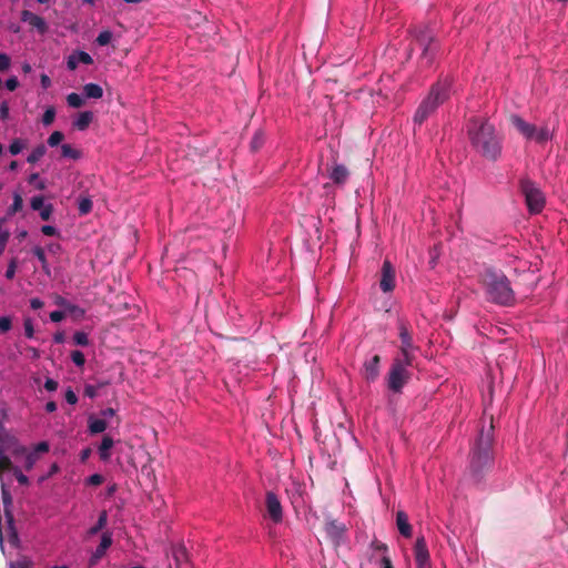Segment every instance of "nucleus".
<instances>
[{"label":"nucleus","instance_id":"nucleus-37","mask_svg":"<svg viewBox=\"0 0 568 568\" xmlns=\"http://www.w3.org/2000/svg\"><path fill=\"white\" fill-rule=\"evenodd\" d=\"M26 148V142L20 139H14L9 145V152L11 155H18Z\"/></svg>","mask_w":568,"mask_h":568},{"label":"nucleus","instance_id":"nucleus-23","mask_svg":"<svg viewBox=\"0 0 568 568\" xmlns=\"http://www.w3.org/2000/svg\"><path fill=\"white\" fill-rule=\"evenodd\" d=\"M112 546V535L111 532H108V530L102 535L101 537V542L99 544V546L97 547V550L98 551V556H100L101 558H103L105 551L108 550L109 547Z\"/></svg>","mask_w":568,"mask_h":568},{"label":"nucleus","instance_id":"nucleus-49","mask_svg":"<svg viewBox=\"0 0 568 568\" xmlns=\"http://www.w3.org/2000/svg\"><path fill=\"white\" fill-rule=\"evenodd\" d=\"M64 398H65V402L71 405L77 404L79 400V397L77 396V394L74 393V390L72 388H68L65 390Z\"/></svg>","mask_w":568,"mask_h":568},{"label":"nucleus","instance_id":"nucleus-42","mask_svg":"<svg viewBox=\"0 0 568 568\" xmlns=\"http://www.w3.org/2000/svg\"><path fill=\"white\" fill-rule=\"evenodd\" d=\"M17 267H18V260L16 257H13L9 262L7 271L4 272V277L8 280H12L17 272Z\"/></svg>","mask_w":568,"mask_h":568},{"label":"nucleus","instance_id":"nucleus-59","mask_svg":"<svg viewBox=\"0 0 568 568\" xmlns=\"http://www.w3.org/2000/svg\"><path fill=\"white\" fill-rule=\"evenodd\" d=\"M103 476L100 474H93L89 477L88 481L92 485H100L103 483Z\"/></svg>","mask_w":568,"mask_h":568},{"label":"nucleus","instance_id":"nucleus-21","mask_svg":"<svg viewBox=\"0 0 568 568\" xmlns=\"http://www.w3.org/2000/svg\"><path fill=\"white\" fill-rule=\"evenodd\" d=\"M113 446V440L111 436H104L103 440L99 446V456L101 459L106 460L111 457V448Z\"/></svg>","mask_w":568,"mask_h":568},{"label":"nucleus","instance_id":"nucleus-64","mask_svg":"<svg viewBox=\"0 0 568 568\" xmlns=\"http://www.w3.org/2000/svg\"><path fill=\"white\" fill-rule=\"evenodd\" d=\"M382 566H383V568H393L392 559L389 557H387V555L383 556Z\"/></svg>","mask_w":568,"mask_h":568},{"label":"nucleus","instance_id":"nucleus-39","mask_svg":"<svg viewBox=\"0 0 568 568\" xmlns=\"http://www.w3.org/2000/svg\"><path fill=\"white\" fill-rule=\"evenodd\" d=\"M73 341L75 344L80 345L81 347H85V345L90 344L89 335L84 332L74 333Z\"/></svg>","mask_w":568,"mask_h":568},{"label":"nucleus","instance_id":"nucleus-58","mask_svg":"<svg viewBox=\"0 0 568 568\" xmlns=\"http://www.w3.org/2000/svg\"><path fill=\"white\" fill-rule=\"evenodd\" d=\"M65 317V313L62 311H53L50 314V320L53 322H60Z\"/></svg>","mask_w":568,"mask_h":568},{"label":"nucleus","instance_id":"nucleus-55","mask_svg":"<svg viewBox=\"0 0 568 568\" xmlns=\"http://www.w3.org/2000/svg\"><path fill=\"white\" fill-rule=\"evenodd\" d=\"M44 387L47 390H57L59 388V383L52 378H48L45 382H44Z\"/></svg>","mask_w":568,"mask_h":568},{"label":"nucleus","instance_id":"nucleus-4","mask_svg":"<svg viewBox=\"0 0 568 568\" xmlns=\"http://www.w3.org/2000/svg\"><path fill=\"white\" fill-rule=\"evenodd\" d=\"M452 94V78H443L437 80L432 85L429 93L417 106L414 123L417 125L424 124L425 120L436 113L438 105L445 103L450 99Z\"/></svg>","mask_w":568,"mask_h":568},{"label":"nucleus","instance_id":"nucleus-20","mask_svg":"<svg viewBox=\"0 0 568 568\" xmlns=\"http://www.w3.org/2000/svg\"><path fill=\"white\" fill-rule=\"evenodd\" d=\"M84 95L87 99H102L103 88L95 83H88L84 85Z\"/></svg>","mask_w":568,"mask_h":568},{"label":"nucleus","instance_id":"nucleus-46","mask_svg":"<svg viewBox=\"0 0 568 568\" xmlns=\"http://www.w3.org/2000/svg\"><path fill=\"white\" fill-rule=\"evenodd\" d=\"M44 197L42 195H36L31 197V209L40 211L43 207Z\"/></svg>","mask_w":568,"mask_h":568},{"label":"nucleus","instance_id":"nucleus-11","mask_svg":"<svg viewBox=\"0 0 568 568\" xmlns=\"http://www.w3.org/2000/svg\"><path fill=\"white\" fill-rule=\"evenodd\" d=\"M265 506L271 520L274 523H280L283 520V508L275 493H266Z\"/></svg>","mask_w":568,"mask_h":568},{"label":"nucleus","instance_id":"nucleus-24","mask_svg":"<svg viewBox=\"0 0 568 568\" xmlns=\"http://www.w3.org/2000/svg\"><path fill=\"white\" fill-rule=\"evenodd\" d=\"M108 427L104 418H90L89 420V429L91 434H101Z\"/></svg>","mask_w":568,"mask_h":568},{"label":"nucleus","instance_id":"nucleus-1","mask_svg":"<svg viewBox=\"0 0 568 568\" xmlns=\"http://www.w3.org/2000/svg\"><path fill=\"white\" fill-rule=\"evenodd\" d=\"M470 144L489 161H497L501 154V142L496 135L495 126L483 118H470L467 124Z\"/></svg>","mask_w":568,"mask_h":568},{"label":"nucleus","instance_id":"nucleus-31","mask_svg":"<svg viewBox=\"0 0 568 568\" xmlns=\"http://www.w3.org/2000/svg\"><path fill=\"white\" fill-rule=\"evenodd\" d=\"M12 460L0 449V476L6 471H12Z\"/></svg>","mask_w":568,"mask_h":568},{"label":"nucleus","instance_id":"nucleus-43","mask_svg":"<svg viewBox=\"0 0 568 568\" xmlns=\"http://www.w3.org/2000/svg\"><path fill=\"white\" fill-rule=\"evenodd\" d=\"M55 119V109L54 108H48L42 116V122L44 125H50L53 123Z\"/></svg>","mask_w":568,"mask_h":568},{"label":"nucleus","instance_id":"nucleus-45","mask_svg":"<svg viewBox=\"0 0 568 568\" xmlns=\"http://www.w3.org/2000/svg\"><path fill=\"white\" fill-rule=\"evenodd\" d=\"M4 220L0 219V245L6 248V244L9 240L10 233L4 229Z\"/></svg>","mask_w":568,"mask_h":568},{"label":"nucleus","instance_id":"nucleus-30","mask_svg":"<svg viewBox=\"0 0 568 568\" xmlns=\"http://www.w3.org/2000/svg\"><path fill=\"white\" fill-rule=\"evenodd\" d=\"M551 139V133L548 129V126H541L539 130L536 126V133H534V136L531 140H536L539 143H544Z\"/></svg>","mask_w":568,"mask_h":568},{"label":"nucleus","instance_id":"nucleus-35","mask_svg":"<svg viewBox=\"0 0 568 568\" xmlns=\"http://www.w3.org/2000/svg\"><path fill=\"white\" fill-rule=\"evenodd\" d=\"M64 140V133L61 131H54L50 134L48 139V145L51 148L59 146V144Z\"/></svg>","mask_w":568,"mask_h":568},{"label":"nucleus","instance_id":"nucleus-5","mask_svg":"<svg viewBox=\"0 0 568 568\" xmlns=\"http://www.w3.org/2000/svg\"><path fill=\"white\" fill-rule=\"evenodd\" d=\"M417 44L422 49V62L430 68L438 57L440 44L429 26L416 27L413 31Z\"/></svg>","mask_w":568,"mask_h":568},{"label":"nucleus","instance_id":"nucleus-63","mask_svg":"<svg viewBox=\"0 0 568 568\" xmlns=\"http://www.w3.org/2000/svg\"><path fill=\"white\" fill-rule=\"evenodd\" d=\"M101 415H102L103 419L105 420L106 418H112V416L115 415V410L113 408H106L101 412Z\"/></svg>","mask_w":568,"mask_h":568},{"label":"nucleus","instance_id":"nucleus-3","mask_svg":"<svg viewBox=\"0 0 568 568\" xmlns=\"http://www.w3.org/2000/svg\"><path fill=\"white\" fill-rule=\"evenodd\" d=\"M481 281L488 301L504 306L515 304L516 296L510 281L503 272L491 268L485 270L481 274Z\"/></svg>","mask_w":568,"mask_h":568},{"label":"nucleus","instance_id":"nucleus-13","mask_svg":"<svg viewBox=\"0 0 568 568\" xmlns=\"http://www.w3.org/2000/svg\"><path fill=\"white\" fill-rule=\"evenodd\" d=\"M381 356L374 355L366 359L363 367V377L367 382H375L379 375Z\"/></svg>","mask_w":568,"mask_h":568},{"label":"nucleus","instance_id":"nucleus-25","mask_svg":"<svg viewBox=\"0 0 568 568\" xmlns=\"http://www.w3.org/2000/svg\"><path fill=\"white\" fill-rule=\"evenodd\" d=\"M61 155L78 161L82 156V151L72 148L70 144H63L61 145Z\"/></svg>","mask_w":568,"mask_h":568},{"label":"nucleus","instance_id":"nucleus-33","mask_svg":"<svg viewBox=\"0 0 568 568\" xmlns=\"http://www.w3.org/2000/svg\"><path fill=\"white\" fill-rule=\"evenodd\" d=\"M23 209V197L19 193L13 194L12 205L9 207L8 213L14 214Z\"/></svg>","mask_w":568,"mask_h":568},{"label":"nucleus","instance_id":"nucleus-32","mask_svg":"<svg viewBox=\"0 0 568 568\" xmlns=\"http://www.w3.org/2000/svg\"><path fill=\"white\" fill-rule=\"evenodd\" d=\"M22 452L24 453V468L29 471L38 460L37 452H27L26 449H22Z\"/></svg>","mask_w":568,"mask_h":568},{"label":"nucleus","instance_id":"nucleus-7","mask_svg":"<svg viewBox=\"0 0 568 568\" xmlns=\"http://www.w3.org/2000/svg\"><path fill=\"white\" fill-rule=\"evenodd\" d=\"M520 189L525 196L526 204L531 213H538L545 207V195L529 179L520 181Z\"/></svg>","mask_w":568,"mask_h":568},{"label":"nucleus","instance_id":"nucleus-60","mask_svg":"<svg viewBox=\"0 0 568 568\" xmlns=\"http://www.w3.org/2000/svg\"><path fill=\"white\" fill-rule=\"evenodd\" d=\"M40 82H41V85L47 89L49 87L52 85V80L50 77H48L47 73H42L41 77H40Z\"/></svg>","mask_w":568,"mask_h":568},{"label":"nucleus","instance_id":"nucleus-22","mask_svg":"<svg viewBox=\"0 0 568 568\" xmlns=\"http://www.w3.org/2000/svg\"><path fill=\"white\" fill-rule=\"evenodd\" d=\"M32 254L34 256H37V258L40 261L41 266H42V271L45 274H48V275L51 274L50 265H49L48 260L45 257L44 248H42L40 246H36V247L32 248Z\"/></svg>","mask_w":568,"mask_h":568},{"label":"nucleus","instance_id":"nucleus-48","mask_svg":"<svg viewBox=\"0 0 568 568\" xmlns=\"http://www.w3.org/2000/svg\"><path fill=\"white\" fill-rule=\"evenodd\" d=\"M12 327V320L10 317H0V333H7Z\"/></svg>","mask_w":568,"mask_h":568},{"label":"nucleus","instance_id":"nucleus-9","mask_svg":"<svg viewBox=\"0 0 568 568\" xmlns=\"http://www.w3.org/2000/svg\"><path fill=\"white\" fill-rule=\"evenodd\" d=\"M396 286V273L392 262L384 260V264L381 271L379 287L384 292H390Z\"/></svg>","mask_w":568,"mask_h":568},{"label":"nucleus","instance_id":"nucleus-29","mask_svg":"<svg viewBox=\"0 0 568 568\" xmlns=\"http://www.w3.org/2000/svg\"><path fill=\"white\" fill-rule=\"evenodd\" d=\"M92 210V201L90 196H83L80 197L78 201V211L81 216H84V214L90 213Z\"/></svg>","mask_w":568,"mask_h":568},{"label":"nucleus","instance_id":"nucleus-57","mask_svg":"<svg viewBox=\"0 0 568 568\" xmlns=\"http://www.w3.org/2000/svg\"><path fill=\"white\" fill-rule=\"evenodd\" d=\"M6 87L7 89L9 90H16L17 87L19 85V81H18V78L16 77H11L9 79L6 80Z\"/></svg>","mask_w":568,"mask_h":568},{"label":"nucleus","instance_id":"nucleus-36","mask_svg":"<svg viewBox=\"0 0 568 568\" xmlns=\"http://www.w3.org/2000/svg\"><path fill=\"white\" fill-rule=\"evenodd\" d=\"M111 41H112V31H110V30L101 31L97 38V43L100 47L109 45Z\"/></svg>","mask_w":568,"mask_h":568},{"label":"nucleus","instance_id":"nucleus-27","mask_svg":"<svg viewBox=\"0 0 568 568\" xmlns=\"http://www.w3.org/2000/svg\"><path fill=\"white\" fill-rule=\"evenodd\" d=\"M45 151H47L45 145H43V144L38 145L29 154V156L27 158V161L31 164L38 163V161H40L41 158L44 156Z\"/></svg>","mask_w":568,"mask_h":568},{"label":"nucleus","instance_id":"nucleus-40","mask_svg":"<svg viewBox=\"0 0 568 568\" xmlns=\"http://www.w3.org/2000/svg\"><path fill=\"white\" fill-rule=\"evenodd\" d=\"M71 359L77 366L85 365V355L83 352L75 349L71 352Z\"/></svg>","mask_w":568,"mask_h":568},{"label":"nucleus","instance_id":"nucleus-8","mask_svg":"<svg viewBox=\"0 0 568 568\" xmlns=\"http://www.w3.org/2000/svg\"><path fill=\"white\" fill-rule=\"evenodd\" d=\"M398 337L400 341L398 352L396 356L415 359L414 351L416 349L410 328L407 323L403 320L397 322Z\"/></svg>","mask_w":568,"mask_h":568},{"label":"nucleus","instance_id":"nucleus-50","mask_svg":"<svg viewBox=\"0 0 568 568\" xmlns=\"http://www.w3.org/2000/svg\"><path fill=\"white\" fill-rule=\"evenodd\" d=\"M11 65V58L6 53H0V71H6Z\"/></svg>","mask_w":568,"mask_h":568},{"label":"nucleus","instance_id":"nucleus-28","mask_svg":"<svg viewBox=\"0 0 568 568\" xmlns=\"http://www.w3.org/2000/svg\"><path fill=\"white\" fill-rule=\"evenodd\" d=\"M265 143V133L262 131H256L251 139V150L256 152L262 145Z\"/></svg>","mask_w":568,"mask_h":568},{"label":"nucleus","instance_id":"nucleus-53","mask_svg":"<svg viewBox=\"0 0 568 568\" xmlns=\"http://www.w3.org/2000/svg\"><path fill=\"white\" fill-rule=\"evenodd\" d=\"M49 450H50V445L47 442H40L36 445L33 452H37V456L39 457L40 453H47Z\"/></svg>","mask_w":568,"mask_h":568},{"label":"nucleus","instance_id":"nucleus-34","mask_svg":"<svg viewBox=\"0 0 568 568\" xmlns=\"http://www.w3.org/2000/svg\"><path fill=\"white\" fill-rule=\"evenodd\" d=\"M67 101H68L69 105L74 109H79V108H81V105L84 104V100L82 99V97L79 93H74V92L68 94Z\"/></svg>","mask_w":568,"mask_h":568},{"label":"nucleus","instance_id":"nucleus-54","mask_svg":"<svg viewBox=\"0 0 568 568\" xmlns=\"http://www.w3.org/2000/svg\"><path fill=\"white\" fill-rule=\"evenodd\" d=\"M98 395V387L92 386V384H88L84 387V396H88L90 398H93Z\"/></svg>","mask_w":568,"mask_h":568},{"label":"nucleus","instance_id":"nucleus-12","mask_svg":"<svg viewBox=\"0 0 568 568\" xmlns=\"http://www.w3.org/2000/svg\"><path fill=\"white\" fill-rule=\"evenodd\" d=\"M21 21L28 23L31 28L41 34H44L49 30V26L45 19L36 13H32L31 10L24 9L21 11Z\"/></svg>","mask_w":568,"mask_h":568},{"label":"nucleus","instance_id":"nucleus-10","mask_svg":"<svg viewBox=\"0 0 568 568\" xmlns=\"http://www.w3.org/2000/svg\"><path fill=\"white\" fill-rule=\"evenodd\" d=\"M414 552L417 562V568H432L430 554L424 536L416 538Z\"/></svg>","mask_w":568,"mask_h":568},{"label":"nucleus","instance_id":"nucleus-41","mask_svg":"<svg viewBox=\"0 0 568 568\" xmlns=\"http://www.w3.org/2000/svg\"><path fill=\"white\" fill-rule=\"evenodd\" d=\"M2 499L4 504V513L10 516L9 506L12 504V495L10 490L6 489L4 486H2Z\"/></svg>","mask_w":568,"mask_h":568},{"label":"nucleus","instance_id":"nucleus-52","mask_svg":"<svg viewBox=\"0 0 568 568\" xmlns=\"http://www.w3.org/2000/svg\"><path fill=\"white\" fill-rule=\"evenodd\" d=\"M371 547L374 549V550H377V551H381V552H386L388 550V546L384 542H381L378 541V539H374L371 544Z\"/></svg>","mask_w":568,"mask_h":568},{"label":"nucleus","instance_id":"nucleus-2","mask_svg":"<svg viewBox=\"0 0 568 568\" xmlns=\"http://www.w3.org/2000/svg\"><path fill=\"white\" fill-rule=\"evenodd\" d=\"M494 419L490 417L489 427L479 430L476 443L470 450V473L478 480L493 463Z\"/></svg>","mask_w":568,"mask_h":568},{"label":"nucleus","instance_id":"nucleus-44","mask_svg":"<svg viewBox=\"0 0 568 568\" xmlns=\"http://www.w3.org/2000/svg\"><path fill=\"white\" fill-rule=\"evenodd\" d=\"M11 473L17 477V480L19 484H21V485L29 484L28 476H26V474H23L19 467L13 466L11 469Z\"/></svg>","mask_w":568,"mask_h":568},{"label":"nucleus","instance_id":"nucleus-17","mask_svg":"<svg viewBox=\"0 0 568 568\" xmlns=\"http://www.w3.org/2000/svg\"><path fill=\"white\" fill-rule=\"evenodd\" d=\"M396 524H397V529L402 536H404L406 538L412 537L413 528L409 524L408 515L405 511H403V510L397 511Z\"/></svg>","mask_w":568,"mask_h":568},{"label":"nucleus","instance_id":"nucleus-19","mask_svg":"<svg viewBox=\"0 0 568 568\" xmlns=\"http://www.w3.org/2000/svg\"><path fill=\"white\" fill-rule=\"evenodd\" d=\"M93 119L92 111H83L79 114L73 125L78 131H85Z\"/></svg>","mask_w":568,"mask_h":568},{"label":"nucleus","instance_id":"nucleus-26","mask_svg":"<svg viewBox=\"0 0 568 568\" xmlns=\"http://www.w3.org/2000/svg\"><path fill=\"white\" fill-rule=\"evenodd\" d=\"M106 521H108V514H106V511L100 513L99 518L97 520V524H94L93 527H91L89 529V535L90 536L98 535V532L100 530L104 529V527L106 525Z\"/></svg>","mask_w":568,"mask_h":568},{"label":"nucleus","instance_id":"nucleus-14","mask_svg":"<svg viewBox=\"0 0 568 568\" xmlns=\"http://www.w3.org/2000/svg\"><path fill=\"white\" fill-rule=\"evenodd\" d=\"M510 124L514 125L519 133H521L526 139L531 140L534 133H536V125L527 123L525 119L518 115H510Z\"/></svg>","mask_w":568,"mask_h":568},{"label":"nucleus","instance_id":"nucleus-62","mask_svg":"<svg viewBox=\"0 0 568 568\" xmlns=\"http://www.w3.org/2000/svg\"><path fill=\"white\" fill-rule=\"evenodd\" d=\"M10 114V109L8 106V103L7 102H3L0 106V118L1 119H7Z\"/></svg>","mask_w":568,"mask_h":568},{"label":"nucleus","instance_id":"nucleus-38","mask_svg":"<svg viewBox=\"0 0 568 568\" xmlns=\"http://www.w3.org/2000/svg\"><path fill=\"white\" fill-rule=\"evenodd\" d=\"M9 568H33V561L29 558H22L10 562Z\"/></svg>","mask_w":568,"mask_h":568},{"label":"nucleus","instance_id":"nucleus-51","mask_svg":"<svg viewBox=\"0 0 568 568\" xmlns=\"http://www.w3.org/2000/svg\"><path fill=\"white\" fill-rule=\"evenodd\" d=\"M24 335L30 338H32L34 335V328L31 318L24 320Z\"/></svg>","mask_w":568,"mask_h":568},{"label":"nucleus","instance_id":"nucleus-16","mask_svg":"<svg viewBox=\"0 0 568 568\" xmlns=\"http://www.w3.org/2000/svg\"><path fill=\"white\" fill-rule=\"evenodd\" d=\"M325 531L335 542H338L345 535V525L338 520H329L325 524Z\"/></svg>","mask_w":568,"mask_h":568},{"label":"nucleus","instance_id":"nucleus-61","mask_svg":"<svg viewBox=\"0 0 568 568\" xmlns=\"http://www.w3.org/2000/svg\"><path fill=\"white\" fill-rule=\"evenodd\" d=\"M174 556L176 560H184L186 559V549L185 547H179L178 550L174 551Z\"/></svg>","mask_w":568,"mask_h":568},{"label":"nucleus","instance_id":"nucleus-6","mask_svg":"<svg viewBox=\"0 0 568 568\" xmlns=\"http://www.w3.org/2000/svg\"><path fill=\"white\" fill-rule=\"evenodd\" d=\"M414 364V359L395 356L392 361L389 372L386 376L388 389L394 394H402L405 384L412 379L409 367Z\"/></svg>","mask_w":568,"mask_h":568},{"label":"nucleus","instance_id":"nucleus-18","mask_svg":"<svg viewBox=\"0 0 568 568\" xmlns=\"http://www.w3.org/2000/svg\"><path fill=\"white\" fill-rule=\"evenodd\" d=\"M93 60L91 54L84 51H78L72 53L67 61V67L69 70H75L79 63L92 64Z\"/></svg>","mask_w":568,"mask_h":568},{"label":"nucleus","instance_id":"nucleus-15","mask_svg":"<svg viewBox=\"0 0 568 568\" xmlns=\"http://www.w3.org/2000/svg\"><path fill=\"white\" fill-rule=\"evenodd\" d=\"M328 176L336 185H344L349 178V171L345 164L336 163L331 169Z\"/></svg>","mask_w":568,"mask_h":568},{"label":"nucleus","instance_id":"nucleus-56","mask_svg":"<svg viewBox=\"0 0 568 568\" xmlns=\"http://www.w3.org/2000/svg\"><path fill=\"white\" fill-rule=\"evenodd\" d=\"M41 232H42L44 235L52 236V235L58 234V229H57L55 226H52V225H43V226L41 227Z\"/></svg>","mask_w":568,"mask_h":568},{"label":"nucleus","instance_id":"nucleus-47","mask_svg":"<svg viewBox=\"0 0 568 568\" xmlns=\"http://www.w3.org/2000/svg\"><path fill=\"white\" fill-rule=\"evenodd\" d=\"M53 211L52 204H43V207L40 210V217L44 221H48L51 219Z\"/></svg>","mask_w":568,"mask_h":568}]
</instances>
